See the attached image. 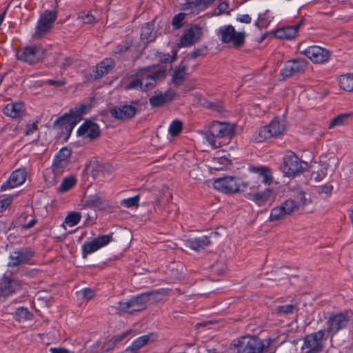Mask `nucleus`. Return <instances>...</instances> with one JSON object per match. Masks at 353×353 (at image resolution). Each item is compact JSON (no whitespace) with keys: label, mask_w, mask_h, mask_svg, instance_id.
Returning <instances> with one entry per match:
<instances>
[{"label":"nucleus","mask_w":353,"mask_h":353,"mask_svg":"<svg viewBox=\"0 0 353 353\" xmlns=\"http://www.w3.org/2000/svg\"><path fill=\"white\" fill-rule=\"evenodd\" d=\"M234 133V126L230 123L213 121L208 130L203 132L204 137L212 148H219L222 143L219 141L221 138H230Z\"/></svg>","instance_id":"nucleus-1"},{"label":"nucleus","mask_w":353,"mask_h":353,"mask_svg":"<svg viewBox=\"0 0 353 353\" xmlns=\"http://www.w3.org/2000/svg\"><path fill=\"white\" fill-rule=\"evenodd\" d=\"M87 108L85 104H81L79 107L71 109L68 113H65L54 121L53 128L62 132H66L70 135L74 126L82 119V115Z\"/></svg>","instance_id":"nucleus-2"},{"label":"nucleus","mask_w":353,"mask_h":353,"mask_svg":"<svg viewBox=\"0 0 353 353\" xmlns=\"http://www.w3.org/2000/svg\"><path fill=\"white\" fill-rule=\"evenodd\" d=\"M157 293V292L155 290H152L134 296L128 301L119 302L115 309L119 312H128L131 314L143 311L146 309L148 303L151 300L150 297Z\"/></svg>","instance_id":"nucleus-3"},{"label":"nucleus","mask_w":353,"mask_h":353,"mask_svg":"<svg viewBox=\"0 0 353 353\" xmlns=\"http://www.w3.org/2000/svg\"><path fill=\"white\" fill-rule=\"evenodd\" d=\"M285 125L279 118H274L267 125L260 128L252 134V141L261 143L272 137H279L283 133Z\"/></svg>","instance_id":"nucleus-4"},{"label":"nucleus","mask_w":353,"mask_h":353,"mask_svg":"<svg viewBox=\"0 0 353 353\" xmlns=\"http://www.w3.org/2000/svg\"><path fill=\"white\" fill-rule=\"evenodd\" d=\"M266 185H270L273 181L272 172L267 166H250L248 173L246 175L247 181L244 182V188L250 186V188L258 187L259 185V179Z\"/></svg>","instance_id":"nucleus-5"},{"label":"nucleus","mask_w":353,"mask_h":353,"mask_svg":"<svg viewBox=\"0 0 353 353\" xmlns=\"http://www.w3.org/2000/svg\"><path fill=\"white\" fill-rule=\"evenodd\" d=\"M352 312L343 311L331 313L327 321V331L332 336L339 331L346 329L352 321Z\"/></svg>","instance_id":"nucleus-6"},{"label":"nucleus","mask_w":353,"mask_h":353,"mask_svg":"<svg viewBox=\"0 0 353 353\" xmlns=\"http://www.w3.org/2000/svg\"><path fill=\"white\" fill-rule=\"evenodd\" d=\"M307 163L299 159L294 152H288L283 158L282 172L288 177H294L303 172Z\"/></svg>","instance_id":"nucleus-7"},{"label":"nucleus","mask_w":353,"mask_h":353,"mask_svg":"<svg viewBox=\"0 0 353 353\" xmlns=\"http://www.w3.org/2000/svg\"><path fill=\"white\" fill-rule=\"evenodd\" d=\"M324 331L321 330L306 335L303 339L301 353H322L324 349Z\"/></svg>","instance_id":"nucleus-8"},{"label":"nucleus","mask_w":353,"mask_h":353,"mask_svg":"<svg viewBox=\"0 0 353 353\" xmlns=\"http://www.w3.org/2000/svg\"><path fill=\"white\" fill-rule=\"evenodd\" d=\"M46 51L39 46H27L22 50H18L16 57L18 60L33 65L44 59Z\"/></svg>","instance_id":"nucleus-9"},{"label":"nucleus","mask_w":353,"mask_h":353,"mask_svg":"<svg viewBox=\"0 0 353 353\" xmlns=\"http://www.w3.org/2000/svg\"><path fill=\"white\" fill-rule=\"evenodd\" d=\"M140 104L139 100H132L130 104H120L110 110L112 117L117 119L125 120L133 118L139 111L138 106Z\"/></svg>","instance_id":"nucleus-10"},{"label":"nucleus","mask_w":353,"mask_h":353,"mask_svg":"<svg viewBox=\"0 0 353 353\" xmlns=\"http://www.w3.org/2000/svg\"><path fill=\"white\" fill-rule=\"evenodd\" d=\"M152 67H146L140 70L141 72V79H143V92L150 90L155 87L157 81L160 79H164L166 76V69L161 68L152 73H149Z\"/></svg>","instance_id":"nucleus-11"},{"label":"nucleus","mask_w":353,"mask_h":353,"mask_svg":"<svg viewBox=\"0 0 353 353\" xmlns=\"http://www.w3.org/2000/svg\"><path fill=\"white\" fill-rule=\"evenodd\" d=\"M219 34L221 36V41L223 43H231L234 48L243 46V32H236L232 25L221 27Z\"/></svg>","instance_id":"nucleus-12"},{"label":"nucleus","mask_w":353,"mask_h":353,"mask_svg":"<svg viewBox=\"0 0 353 353\" xmlns=\"http://www.w3.org/2000/svg\"><path fill=\"white\" fill-rule=\"evenodd\" d=\"M301 54L315 64H323L327 62L331 56L330 50L319 46H309L301 51Z\"/></svg>","instance_id":"nucleus-13"},{"label":"nucleus","mask_w":353,"mask_h":353,"mask_svg":"<svg viewBox=\"0 0 353 353\" xmlns=\"http://www.w3.org/2000/svg\"><path fill=\"white\" fill-rule=\"evenodd\" d=\"M307 66V62L304 59H296L285 62L281 70L280 74L283 79H287L298 73L303 72Z\"/></svg>","instance_id":"nucleus-14"},{"label":"nucleus","mask_w":353,"mask_h":353,"mask_svg":"<svg viewBox=\"0 0 353 353\" xmlns=\"http://www.w3.org/2000/svg\"><path fill=\"white\" fill-rule=\"evenodd\" d=\"M34 255V252L29 247L14 250L10 254L8 265L16 267L21 263H27Z\"/></svg>","instance_id":"nucleus-15"},{"label":"nucleus","mask_w":353,"mask_h":353,"mask_svg":"<svg viewBox=\"0 0 353 353\" xmlns=\"http://www.w3.org/2000/svg\"><path fill=\"white\" fill-rule=\"evenodd\" d=\"M276 192L273 188H267L262 192H246V196L259 206L265 205L274 201Z\"/></svg>","instance_id":"nucleus-16"},{"label":"nucleus","mask_w":353,"mask_h":353,"mask_svg":"<svg viewBox=\"0 0 353 353\" xmlns=\"http://www.w3.org/2000/svg\"><path fill=\"white\" fill-rule=\"evenodd\" d=\"M236 177L225 176L218 178L214 181V188L224 193H235L239 191V185Z\"/></svg>","instance_id":"nucleus-17"},{"label":"nucleus","mask_w":353,"mask_h":353,"mask_svg":"<svg viewBox=\"0 0 353 353\" xmlns=\"http://www.w3.org/2000/svg\"><path fill=\"white\" fill-rule=\"evenodd\" d=\"M21 288L19 280L3 275L0 281V297H7Z\"/></svg>","instance_id":"nucleus-18"},{"label":"nucleus","mask_w":353,"mask_h":353,"mask_svg":"<svg viewBox=\"0 0 353 353\" xmlns=\"http://www.w3.org/2000/svg\"><path fill=\"white\" fill-rule=\"evenodd\" d=\"M202 34L201 29L199 26L194 25L185 30L180 38L181 47H188L196 43Z\"/></svg>","instance_id":"nucleus-19"},{"label":"nucleus","mask_w":353,"mask_h":353,"mask_svg":"<svg viewBox=\"0 0 353 353\" xmlns=\"http://www.w3.org/2000/svg\"><path fill=\"white\" fill-rule=\"evenodd\" d=\"M57 19V13L52 10H46L40 17L37 26V31L39 34L48 32L53 26Z\"/></svg>","instance_id":"nucleus-20"},{"label":"nucleus","mask_w":353,"mask_h":353,"mask_svg":"<svg viewBox=\"0 0 353 353\" xmlns=\"http://www.w3.org/2000/svg\"><path fill=\"white\" fill-rule=\"evenodd\" d=\"M71 150L67 147L61 148L54 158L52 169L54 172H61L67 167Z\"/></svg>","instance_id":"nucleus-21"},{"label":"nucleus","mask_w":353,"mask_h":353,"mask_svg":"<svg viewBox=\"0 0 353 353\" xmlns=\"http://www.w3.org/2000/svg\"><path fill=\"white\" fill-rule=\"evenodd\" d=\"M100 134L101 130L99 125L91 121H85L77 131L78 136L88 137L91 140L96 139Z\"/></svg>","instance_id":"nucleus-22"},{"label":"nucleus","mask_w":353,"mask_h":353,"mask_svg":"<svg viewBox=\"0 0 353 353\" xmlns=\"http://www.w3.org/2000/svg\"><path fill=\"white\" fill-rule=\"evenodd\" d=\"M306 203L307 202L304 192H300L295 199H288L281 205L282 206L286 215H289L295 210H297L301 205H306Z\"/></svg>","instance_id":"nucleus-23"},{"label":"nucleus","mask_w":353,"mask_h":353,"mask_svg":"<svg viewBox=\"0 0 353 353\" xmlns=\"http://www.w3.org/2000/svg\"><path fill=\"white\" fill-rule=\"evenodd\" d=\"M26 178V172L25 170H16L11 174L9 179L2 184L1 190H6L9 188H13L22 184Z\"/></svg>","instance_id":"nucleus-24"},{"label":"nucleus","mask_w":353,"mask_h":353,"mask_svg":"<svg viewBox=\"0 0 353 353\" xmlns=\"http://www.w3.org/2000/svg\"><path fill=\"white\" fill-rule=\"evenodd\" d=\"M155 94L149 99L152 108L163 106L164 104L171 102L176 96V92L172 90H168L165 93L159 92L158 94L155 92Z\"/></svg>","instance_id":"nucleus-25"},{"label":"nucleus","mask_w":353,"mask_h":353,"mask_svg":"<svg viewBox=\"0 0 353 353\" xmlns=\"http://www.w3.org/2000/svg\"><path fill=\"white\" fill-rule=\"evenodd\" d=\"M301 25L302 23H299L294 26L281 27L273 30L272 34L278 39L290 40L296 37Z\"/></svg>","instance_id":"nucleus-26"},{"label":"nucleus","mask_w":353,"mask_h":353,"mask_svg":"<svg viewBox=\"0 0 353 353\" xmlns=\"http://www.w3.org/2000/svg\"><path fill=\"white\" fill-rule=\"evenodd\" d=\"M24 111V103L21 101L8 103L3 108V113L13 119L23 117Z\"/></svg>","instance_id":"nucleus-27"},{"label":"nucleus","mask_w":353,"mask_h":353,"mask_svg":"<svg viewBox=\"0 0 353 353\" xmlns=\"http://www.w3.org/2000/svg\"><path fill=\"white\" fill-rule=\"evenodd\" d=\"M264 350L263 341L256 336L249 337V340L244 346V353H263Z\"/></svg>","instance_id":"nucleus-28"},{"label":"nucleus","mask_w":353,"mask_h":353,"mask_svg":"<svg viewBox=\"0 0 353 353\" xmlns=\"http://www.w3.org/2000/svg\"><path fill=\"white\" fill-rule=\"evenodd\" d=\"M84 205L89 208L105 210L108 205L106 200L99 194L90 195L85 201Z\"/></svg>","instance_id":"nucleus-29"},{"label":"nucleus","mask_w":353,"mask_h":353,"mask_svg":"<svg viewBox=\"0 0 353 353\" xmlns=\"http://www.w3.org/2000/svg\"><path fill=\"white\" fill-rule=\"evenodd\" d=\"M211 243L210 237L208 236H203L194 239H188L186 241V245L192 250L200 251L203 250L206 246Z\"/></svg>","instance_id":"nucleus-30"},{"label":"nucleus","mask_w":353,"mask_h":353,"mask_svg":"<svg viewBox=\"0 0 353 353\" xmlns=\"http://www.w3.org/2000/svg\"><path fill=\"white\" fill-rule=\"evenodd\" d=\"M114 66V61L112 59H106L102 61L97 66L94 78L96 79L101 78L104 74L109 73Z\"/></svg>","instance_id":"nucleus-31"},{"label":"nucleus","mask_w":353,"mask_h":353,"mask_svg":"<svg viewBox=\"0 0 353 353\" xmlns=\"http://www.w3.org/2000/svg\"><path fill=\"white\" fill-rule=\"evenodd\" d=\"M273 19V14L269 10H266L264 12L258 15L257 20L255 21L254 24L260 30L266 28L272 21Z\"/></svg>","instance_id":"nucleus-32"},{"label":"nucleus","mask_w":353,"mask_h":353,"mask_svg":"<svg viewBox=\"0 0 353 353\" xmlns=\"http://www.w3.org/2000/svg\"><path fill=\"white\" fill-rule=\"evenodd\" d=\"M187 66L181 62L179 67L176 68L172 74V81L175 86L181 85L184 80L186 74Z\"/></svg>","instance_id":"nucleus-33"},{"label":"nucleus","mask_w":353,"mask_h":353,"mask_svg":"<svg viewBox=\"0 0 353 353\" xmlns=\"http://www.w3.org/2000/svg\"><path fill=\"white\" fill-rule=\"evenodd\" d=\"M154 28V22L145 23L141 28L140 38L141 40H147L148 42L154 41L156 39L155 35H152V32Z\"/></svg>","instance_id":"nucleus-34"},{"label":"nucleus","mask_w":353,"mask_h":353,"mask_svg":"<svg viewBox=\"0 0 353 353\" xmlns=\"http://www.w3.org/2000/svg\"><path fill=\"white\" fill-rule=\"evenodd\" d=\"M340 88L347 92L353 91V73H347L338 78Z\"/></svg>","instance_id":"nucleus-35"},{"label":"nucleus","mask_w":353,"mask_h":353,"mask_svg":"<svg viewBox=\"0 0 353 353\" xmlns=\"http://www.w3.org/2000/svg\"><path fill=\"white\" fill-rule=\"evenodd\" d=\"M155 336L156 334L152 332L141 336L134 340L130 347L137 353L139 350L146 345L150 341H154Z\"/></svg>","instance_id":"nucleus-36"},{"label":"nucleus","mask_w":353,"mask_h":353,"mask_svg":"<svg viewBox=\"0 0 353 353\" xmlns=\"http://www.w3.org/2000/svg\"><path fill=\"white\" fill-rule=\"evenodd\" d=\"M141 75L140 70L134 75H132L130 81L124 85L125 90L139 89L143 91V79H141Z\"/></svg>","instance_id":"nucleus-37"},{"label":"nucleus","mask_w":353,"mask_h":353,"mask_svg":"<svg viewBox=\"0 0 353 353\" xmlns=\"http://www.w3.org/2000/svg\"><path fill=\"white\" fill-rule=\"evenodd\" d=\"M77 183V179L74 176H68L64 178L57 191L60 193H64L72 189Z\"/></svg>","instance_id":"nucleus-38"},{"label":"nucleus","mask_w":353,"mask_h":353,"mask_svg":"<svg viewBox=\"0 0 353 353\" xmlns=\"http://www.w3.org/2000/svg\"><path fill=\"white\" fill-rule=\"evenodd\" d=\"M229 163L230 160L225 157L213 158L211 168L215 170H223L227 168Z\"/></svg>","instance_id":"nucleus-39"},{"label":"nucleus","mask_w":353,"mask_h":353,"mask_svg":"<svg viewBox=\"0 0 353 353\" xmlns=\"http://www.w3.org/2000/svg\"><path fill=\"white\" fill-rule=\"evenodd\" d=\"M100 248H99L96 241L93 239L90 241L85 242L82 245L83 258L85 259L88 254H91Z\"/></svg>","instance_id":"nucleus-40"},{"label":"nucleus","mask_w":353,"mask_h":353,"mask_svg":"<svg viewBox=\"0 0 353 353\" xmlns=\"http://www.w3.org/2000/svg\"><path fill=\"white\" fill-rule=\"evenodd\" d=\"M14 316L16 320L21 321L32 319L33 314L29 312L28 308L21 307L14 312Z\"/></svg>","instance_id":"nucleus-41"},{"label":"nucleus","mask_w":353,"mask_h":353,"mask_svg":"<svg viewBox=\"0 0 353 353\" xmlns=\"http://www.w3.org/2000/svg\"><path fill=\"white\" fill-rule=\"evenodd\" d=\"M183 122L179 119L174 120L168 128L169 134L172 137L178 136L183 130Z\"/></svg>","instance_id":"nucleus-42"},{"label":"nucleus","mask_w":353,"mask_h":353,"mask_svg":"<svg viewBox=\"0 0 353 353\" xmlns=\"http://www.w3.org/2000/svg\"><path fill=\"white\" fill-rule=\"evenodd\" d=\"M286 216L287 215L285 213L282 206L280 205L278 207H275L271 210L269 220L270 221H278L284 219Z\"/></svg>","instance_id":"nucleus-43"},{"label":"nucleus","mask_w":353,"mask_h":353,"mask_svg":"<svg viewBox=\"0 0 353 353\" xmlns=\"http://www.w3.org/2000/svg\"><path fill=\"white\" fill-rule=\"evenodd\" d=\"M352 116L351 114L345 113L334 117L330 123L329 128H332L335 126H339L345 124L347 119Z\"/></svg>","instance_id":"nucleus-44"},{"label":"nucleus","mask_w":353,"mask_h":353,"mask_svg":"<svg viewBox=\"0 0 353 353\" xmlns=\"http://www.w3.org/2000/svg\"><path fill=\"white\" fill-rule=\"evenodd\" d=\"M243 347V336L234 339L228 350V353H241Z\"/></svg>","instance_id":"nucleus-45"},{"label":"nucleus","mask_w":353,"mask_h":353,"mask_svg":"<svg viewBox=\"0 0 353 353\" xmlns=\"http://www.w3.org/2000/svg\"><path fill=\"white\" fill-rule=\"evenodd\" d=\"M81 218V214L78 212H71L65 219L64 223L70 226H74L79 223Z\"/></svg>","instance_id":"nucleus-46"},{"label":"nucleus","mask_w":353,"mask_h":353,"mask_svg":"<svg viewBox=\"0 0 353 353\" xmlns=\"http://www.w3.org/2000/svg\"><path fill=\"white\" fill-rule=\"evenodd\" d=\"M278 313L290 314H293L295 311L298 310L297 304H287L284 305H279L276 309Z\"/></svg>","instance_id":"nucleus-47"},{"label":"nucleus","mask_w":353,"mask_h":353,"mask_svg":"<svg viewBox=\"0 0 353 353\" xmlns=\"http://www.w3.org/2000/svg\"><path fill=\"white\" fill-rule=\"evenodd\" d=\"M113 234L112 232L109 234L101 235L97 238H94L99 248L108 245L110 242L113 241Z\"/></svg>","instance_id":"nucleus-48"},{"label":"nucleus","mask_w":353,"mask_h":353,"mask_svg":"<svg viewBox=\"0 0 353 353\" xmlns=\"http://www.w3.org/2000/svg\"><path fill=\"white\" fill-rule=\"evenodd\" d=\"M132 44V40L125 39L121 43L117 45L114 50L115 54H122L129 50Z\"/></svg>","instance_id":"nucleus-49"},{"label":"nucleus","mask_w":353,"mask_h":353,"mask_svg":"<svg viewBox=\"0 0 353 353\" xmlns=\"http://www.w3.org/2000/svg\"><path fill=\"white\" fill-rule=\"evenodd\" d=\"M139 202V195L133 197L123 199L121 204L126 208L138 207Z\"/></svg>","instance_id":"nucleus-50"},{"label":"nucleus","mask_w":353,"mask_h":353,"mask_svg":"<svg viewBox=\"0 0 353 353\" xmlns=\"http://www.w3.org/2000/svg\"><path fill=\"white\" fill-rule=\"evenodd\" d=\"M185 17V13L180 12L173 17L172 21V25L174 26V29H179L183 26V21Z\"/></svg>","instance_id":"nucleus-51"},{"label":"nucleus","mask_w":353,"mask_h":353,"mask_svg":"<svg viewBox=\"0 0 353 353\" xmlns=\"http://www.w3.org/2000/svg\"><path fill=\"white\" fill-rule=\"evenodd\" d=\"M77 294L81 295L83 299L88 301L93 299L96 295L95 291L91 288H84L82 290L77 292Z\"/></svg>","instance_id":"nucleus-52"},{"label":"nucleus","mask_w":353,"mask_h":353,"mask_svg":"<svg viewBox=\"0 0 353 353\" xmlns=\"http://www.w3.org/2000/svg\"><path fill=\"white\" fill-rule=\"evenodd\" d=\"M177 267L176 268H172L170 271L172 272V279L177 281H181L184 276L182 272H179V268H181V270L183 268V265L181 264L177 265Z\"/></svg>","instance_id":"nucleus-53"},{"label":"nucleus","mask_w":353,"mask_h":353,"mask_svg":"<svg viewBox=\"0 0 353 353\" xmlns=\"http://www.w3.org/2000/svg\"><path fill=\"white\" fill-rule=\"evenodd\" d=\"M228 8V3L226 1L221 2L219 6L214 9L213 14L219 16L223 14Z\"/></svg>","instance_id":"nucleus-54"},{"label":"nucleus","mask_w":353,"mask_h":353,"mask_svg":"<svg viewBox=\"0 0 353 353\" xmlns=\"http://www.w3.org/2000/svg\"><path fill=\"white\" fill-rule=\"evenodd\" d=\"M212 271L217 274L218 275H221L224 273L225 270V266L223 263H221L219 262H216L212 265L211 266Z\"/></svg>","instance_id":"nucleus-55"},{"label":"nucleus","mask_w":353,"mask_h":353,"mask_svg":"<svg viewBox=\"0 0 353 353\" xmlns=\"http://www.w3.org/2000/svg\"><path fill=\"white\" fill-rule=\"evenodd\" d=\"M207 106L208 108L219 113L223 112L224 110V107L220 102H209Z\"/></svg>","instance_id":"nucleus-56"},{"label":"nucleus","mask_w":353,"mask_h":353,"mask_svg":"<svg viewBox=\"0 0 353 353\" xmlns=\"http://www.w3.org/2000/svg\"><path fill=\"white\" fill-rule=\"evenodd\" d=\"M131 332V330H128L123 332L121 334L116 335L113 336L111 339L114 342V343L117 345L118 343L121 342L124 339H125Z\"/></svg>","instance_id":"nucleus-57"},{"label":"nucleus","mask_w":353,"mask_h":353,"mask_svg":"<svg viewBox=\"0 0 353 353\" xmlns=\"http://www.w3.org/2000/svg\"><path fill=\"white\" fill-rule=\"evenodd\" d=\"M206 50H207V47H205V46L197 48L191 52L190 58L196 59L199 56H203L205 54Z\"/></svg>","instance_id":"nucleus-58"},{"label":"nucleus","mask_w":353,"mask_h":353,"mask_svg":"<svg viewBox=\"0 0 353 353\" xmlns=\"http://www.w3.org/2000/svg\"><path fill=\"white\" fill-rule=\"evenodd\" d=\"M172 56H170L169 54H163V57L161 58V61L167 63V62H172L176 58V52L173 51Z\"/></svg>","instance_id":"nucleus-59"},{"label":"nucleus","mask_w":353,"mask_h":353,"mask_svg":"<svg viewBox=\"0 0 353 353\" xmlns=\"http://www.w3.org/2000/svg\"><path fill=\"white\" fill-rule=\"evenodd\" d=\"M37 128V123H28L26 127V135L31 134Z\"/></svg>","instance_id":"nucleus-60"},{"label":"nucleus","mask_w":353,"mask_h":353,"mask_svg":"<svg viewBox=\"0 0 353 353\" xmlns=\"http://www.w3.org/2000/svg\"><path fill=\"white\" fill-rule=\"evenodd\" d=\"M73 63V59L71 57H65L63 62L61 63L60 68L62 70H66L68 67L71 66Z\"/></svg>","instance_id":"nucleus-61"},{"label":"nucleus","mask_w":353,"mask_h":353,"mask_svg":"<svg viewBox=\"0 0 353 353\" xmlns=\"http://www.w3.org/2000/svg\"><path fill=\"white\" fill-rule=\"evenodd\" d=\"M112 170V168L109 165L98 164L96 166V171H98V172L107 171L108 173H110Z\"/></svg>","instance_id":"nucleus-62"},{"label":"nucleus","mask_w":353,"mask_h":353,"mask_svg":"<svg viewBox=\"0 0 353 353\" xmlns=\"http://www.w3.org/2000/svg\"><path fill=\"white\" fill-rule=\"evenodd\" d=\"M83 22L86 24H91L94 21V17L91 14H85L81 17Z\"/></svg>","instance_id":"nucleus-63"},{"label":"nucleus","mask_w":353,"mask_h":353,"mask_svg":"<svg viewBox=\"0 0 353 353\" xmlns=\"http://www.w3.org/2000/svg\"><path fill=\"white\" fill-rule=\"evenodd\" d=\"M49 351L51 353H69V350L63 347H51Z\"/></svg>","instance_id":"nucleus-64"}]
</instances>
